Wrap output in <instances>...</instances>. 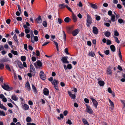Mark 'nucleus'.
I'll return each mask as SVG.
<instances>
[{"label":"nucleus","instance_id":"obj_1","mask_svg":"<svg viewBox=\"0 0 125 125\" xmlns=\"http://www.w3.org/2000/svg\"><path fill=\"white\" fill-rule=\"evenodd\" d=\"M86 13L87 17L86 25L87 27H89L90 26V25L92 23V18L87 12H86Z\"/></svg>","mask_w":125,"mask_h":125},{"label":"nucleus","instance_id":"obj_2","mask_svg":"<svg viewBox=\"0 0 125 125\" xmlns=\"http://www.w3.org/2000/svg\"><path fill=\"white\" fill-rule=\"evenodd\" d=\"M34 65L36 69H38L39 68L41 69V68L42 67V63L40 60H38L36 63L34 64Z\"/></svg>","mask_w":125,"mask_h":125},{"label":"nucleus","instance_id":"obj_3","mask_svg":"<svg viewBox=\"0 0 125 125\" xmlns=\"http://www.w3.org/2000/svg\"><path fill=\"white\" fill-rule=\"evenodd\" d=\"M2 87L5 90L7 91H10L12 90L13 88L12 87H10L9 86L5 83L4 84V85H1Z\"/></svg>","mask_w":125,"mask_h":125},{"label":"nucleus","instance_id":"obj_4","mask_svg":"<svg viewBox=\"0 0 125 125\" xmlns=\"http://www.w3.org/2000/svg\"><path fill=\"white\" fill-rule=\"evenodd\" d=\"M30 72L32 73V76L35 75L36 73V71L34 67L31 63L30 66Z\"/></svg>","mask_w":125,"mask_h":125},{"label":"nucleus","instance_id":"obj_5","mask_svg":"<svg viewBox=\"0 0 125 125\" xmlns=\"http://www.w3.org/2000/svg\"><path fill=\"white\" fill-rule=\"evenodd\" d=\"M41 78L43 80H45L46 79V76L44 72L43 71H41L39 74Z\"/></svg>","mask_w":125,"mask_h":125},{"label":"nucleus","instance_id":"obj_6","mask_svg":"<svg viewBox=\"0 0 125 125\" xmlns=\"http://www.w3.org/2000/svg\"><path fill=\"white\" fill-rule=\"evenodd\" d=\"M90 98L92 101L93 104L94 106L96 108H97V105L98 104V102L95 100L93 98L91 97V98Z\"/></svg>","mask_w":125,"mask_h":125},{"label":"nucleus","instance_id":"obj_7","mask_svg":"<svg viewBox=\"0 0 125 125\" xmlns=\"http://www.w3.org/2000/svg\"><path fill=\"white\" fill-rule=\"evenodd\" d=\"M68 57H63L61 59V61L63 63H69V62L67 61V58Z\"/></svg>","mask_w":125,"mask_h":125},{"label":"nucleus","instance_id":"obj_8","mask_svg":"<svg viewBox=\"0 0 125 125\" xmlns=\"http://www.w3.org/2000/svg\"><path fill=\"white\" fill-rule=\"evenodd\" d=\"M86 112L89 114H92L93 113V110L91 108L90 106H87Z\"/></svg>","mask_w":125,"mask_h":125},{"label":"nucleus","instance_id":"obj_9","mask_svg":"<svg viewBox=\"0 0 125 125\" xmlns=\"http://www.w3.org/2000/svg\"><path fill=\"white\" fill-rule=\"evenodd\" d=\"M43 92L44 94L46 95H48L49 93V90L46 88H45L43 90Z\"/></svg>","mask_w":125,"mask_h":125},{"label":"nucleus","instance_id":"obj_10","mask_svg":"<svg viewBox=\"0 0 125 125\" xmlns=\"http://www.w3.org/2000/svg\"><path fill=\"white\" fill-rule=\"evenodd\" d=\"M25 87L26 89L28 91L30 90V86L28 81L25 84Z\"/></svg>","mask_w":125,"mask_h":125},{"label":"nucleus","instance_id":"obj_11","mask_svg":"<svg viewBox=\"0 0 125 125\" xmlns=\"http://www.w3.org/2000/svg\"><path fill=\"white\" fill-rule=\"evenodd\" d=\"M68 93L69 96L72 98L73 99H75L76 97V96L75 94H72L71 92L69 91H68Z\"/></svg>","mask_w":125,"mask_h":125},{"label":"nucleus","instance_id":"obj_12","mask_svg":"<svg viewBox=\"0 0 125 125\" xmlns=\"http://www.w3.org/2000/svg\"><path fill=\"white\" fill-rule=\"evenodd\" d=\"M93 31L94 34H98V29L95 27H93Z\"/></svg>","mask_w":125,"mask_h":125},{"label":"nucleus","instance_id":"obj_13","mask_svg":"<svg viewBox=\"0 0 125 125\" xmlns=\"http://www.w3.org/2000/svg\"><path fill=\"white\" fill-rule=\"evenodd\" d=\"M79 30L78 29H77L73 31L72 33L73 36H75L79 32Z\"/></svg>","mask_w":125,"mask_h":125},{"label":"nucleus","instance_id":"obj_14","mask_svg":"<svg viewBox=\"0 0 125 125\" xmlns=\"http://www.w3.org/2000/svg\"><path fill=\"white\" fill-rule=\"evenodd\" d=\"M36 21L38 23H41L42 22V20L41 17L40 16H39L36 19Z\"/></svg>","mask_w":125,"mask_h":125},{"label":"nucleus","instance_id":"obj_15","mask_svg":"<svg viewBox=\"0 0 125 125\" xmlns=\"http://www.w3.org/2000/svg\"><path fill=\"white\" fill-rule=\"evenodd\" d=\"M111 68L110 67H108L107 69L106 72L108 75H110L112 73V71Z\"/></svg>","mask_w":125,"mask_h":125},{"label":"nucleus","instance_id":"obj_16","mask_svg":"<svg viewBox=\"0 0 125 125\" xmlns=\"http://www.w3.org/2000/svg\"><path fill=\"white\" fill-rule=\"evenodd\" d=\"M22 108L25 110H27L29 109V106L27 104H24L22 105Z\"/></svg>","mask_w":125,"mask_h":125},{"label":"nucleus","instance_id":"obj_17","mask_svg":"<svg viewBox=\"0 0 125 125\" xmlns=\"http://www.w3.org/2000/svg\"><path fill=\"white\" fill-rule=\"evenodd\" d=\"M8 61H9V60L8 59L6 58H3L0 59V62H6Z\"/></svg>","mask_w":125,"mask_h":125},{"label":"nucleus","instance_id":"obj_18","mask_svg":"<svg viewBox=\"0 0 125 125\" xmlns=\"http://www.w3.org/2000/svg\"><path fill=\"white\" fill-rule=\"evenodd\" d=\"M106 37H108L111 35V33L109 31H107L104 33Z\"/></svg>","mask_w":125,"mask_h":125},{"label":"nucleus","instance_id":"obj_19","mask_svg":"<svg viewBox=\"0 0 125 125\" xmlns=\"http://www.w3.org/2000/svg\"><path fill=\"white\" fill-rule=\"evenodd\" d=\"M13 38L15 41L17 43V44L19 43V42L18 40L16 34H15L13 37Z\"/></svg>","mask_w":125,"mask_h":125},{"label":"nucleus","instance_id":"obj_20","mask_svg":"<svg viewBox=\"0 0 125 125\" xmlns=\"http://www.w3.org/2000/svg\"><path fill=\"white\" fill-rule=\"evenodd\" d=\"M19 67L21 69H22L23 68V66L22 63L21 62H19L17 63Z\"/></svg>","mask_w":125,"mask_h":125},{"label":"nucleus","instance_id":"obj_21","mask_svg":"<svg viewBox=\"0 0 125 125\" xmlns=\"http://www.w3.org/2000/svg\"><path fill=\"white\" fill-rule=\"evenodd\" d=\"M71 19L69 17H66L64 19V21L66 23H68L71 21Z\"/></svg>","mask_w":125,"mask_h":125},{"label":"nucleus","instance_id":"obj_22","mask_svg":"<svg viewBox=\"0 0 125 125\" xmlns=\"http://www.w3.org/2000/svg\"><path fill=\"white\" fill-rule=\"evenodd\" d=\"M58 81L54 79L52 83V85L55 86V85H57L58 84Z\"/></svg>","mask_w":125,"mask_h":125},{"label":"nucleus","instance_id":"obj_23","mask_svg":"<svg viewBox=\"0 0 125 125\" xmlns=\"http://www.w3.org/2000/svg\"><path fill=\"white\" fill-rule=\"evenodd\" d=\"M110 48L111 50L113 52H114L115 51V47L114 45H112L110 46Z\"/></svg>","mask_w":125,"mask_h":125},{"label":"nucleus","instance_id":"obj_24","mask_svg":"<svg viewBox=\"0 0 125 125\" xmlns=\"http://www.w3.org/2000/svg\"><path fill=\"white\" fill-rule=\"evenodd\" d=\"M73 29L72 27H69L67 30V32L69 34L71 33Z\"/></svg>","mask_w":125,"mask_h":125},{"label":"nucleus","instance_id":"obj_25","mask_svg":"<svg viewBox=\"0 0 125 125\" xmlns=\"http://www.w3.org/2000/svg\"><path fill=\"white\" fill-rule=\"evenodd\" d=\"M98 84L100 86H103L104 84V82L103 81H100L98 82Z\"/></svg>","mask_w":125,"mask_h":125},{"label":"nucleus","instance_id":"obj_26","mask_svg":"<svg viewBox=\"0 0 125 125\" xmlns=\"http://www.w3.org/2000/svg\"><path fill=\"white\" fill-rule=\"evenodd\" d=\"M32 88L33 91L35 94L37 93V89L33 84H32Z\"/></svg>","mask_w":125,"mask_h":125},{"label":"nucleus","instance_id":"obj_27","mask_svg":"<svg viewBox=\"0 0 125 125\" xmlns=\"http://www.w3.org/2000/svg\"><path fill=\"white\" fill-rule=\"evenodd\" d=\"M91 7L95 9H96L97 8V5L94 4H91Z\"/></svg>","mask_w":125,"mask_h":125},{"label":"nucleus","instance_id":"obj_28","mask_svg":"<svg viewBox=\"0 0 125 125\" xmlns=\"http://www.w3.org/2000/svg\"><path fill=\"white\" fill-rule=\"evenodd\" d=\"M72 19L74 22H75L77 21V17L74 14H73L72 15Z\"/></svg>","mask_w":125,"mask_h":125},{"label":"nucleus","instance_id":"obj_29","mask_svg":"<svg viewBox=\"0 0 125 125\" xmlns=\"http://www.w3.org/2000/svg\"><path fill=\"white\" fill-rule=\"evenodd\" d=\"M109 100L111 107L113 108L114 106V104L113 102L110 99H109Z\"/></svg>","mask_w":125,"mask_h":125},{"label":"nucleus","instance_id":"obj_30","mask_svg":"<svg viewBox=\"0 0 125 125\" xmlns=\"http://www.w3.org/2000/svg\"><path fill=\"white\" fill-rule=\"evenodd\" d=\"M11 99L13 100L16 101L18 99V98L16 97L15 95H13L12 96Z\"/></svg>","mask_w":125,"mask_h":125},{"label":"nucleus","instance_id":"obj_31","mask_svg":"<svg viewBox=\"0 0 125 125\" xmlns=\"http://www.w3.org/2000/svg\"><path fill=\"white\" fill-rule=\"evenodd\" d=\"M21 59L22 61L24 62L26 60V58L25 56H22L21 57Z\"/></svg>","mask_w":125,"mask_h":125},{"label":"nucleus","instance_id":"obj_32","mask_svg":"<svg viewBox=\"0 0 125 125\" xmlns=\"http://www.w3.org/2000/svg\"><path fill=\"white\" fill-rule=\"evenodd\" d=\"M118 22L120 24H121L122 23H124L125 22V21L121 19H119L118 20Z\"/></svg>","mask_w":125,"mask_h":125},{"label":"nucleus","instance_id":"obj_33","mask_svg":"<svg viewBox=\"0 0 125 125\" xmlns=\"http://www.w3.org/2000/svg\"><path fill=\"white\" fill-rule=\"evenodd\" d=\"M59 6L61 9H62L66 7L67 5H65L64 4H59Z\"/></svg>","mask_w":125,"mask_h":125},{"label":"nucleus","instance_id":"obj_34","mask_svg":"<svg viewBox=\"0 0 125 125\" xmlns=\"http://www.w3.org/2000/svg\"><path fill=\"white\" fill-rule=\"evenodd\" d=\"M82 121L84 124H87V125H89L87 121L85 118H83L82 120Z\"/></svg>","mask_w":125,"mask_h":125},{"label":"nucleus","instance_id":"obj_35","mask_svg":"<svg viewBox=\"0 0 125 125\" xmlns=\"http://www.w3.org/2000/svg\"><path fill=\"white\" fill-rule=\"evenodd\" d=\"M114 39L115 41L118 43H119L120 42V41L118 40V38L116 37H114Z\"/></svg>","mask_w":125,"mask_h":125},{"label":"nucleus","instance_id":"obj_36","mask_svg":"<svg viewBox=\"0 0 125 125\" xmlns=\"http://www.w3.org/2000/svg\"><path fill=\"white\" fill-rule=\"evenodd\" d=\"M11 52L15 55H18V52L16 51H15L12 50H11Z\"/></svg>","mask_w":125,"mask_h":125},{"label":"nucleus","instance_id":"obj_37","mask_svg":"<svg viewBox=\"0 0 125 125\" xmlns=\"http://www.w3.org/2000/svg\"><path fill=\"white\" fill-rule=\"evenodd\" d=\"M115 16L114 15H112L111 18V20L113 22L115 21Z\"/></svg>","mask_w":125,"mask_h":125},{"label":"nucleus","instance_id":"obj_38","mask_svg":"<svg viewBox=\"0 0 125 125\" xmlns=\"http://www.w3.org/2000/svg\"><path fill=\"white\" fill-rule=\"evenodd\" d=\"M0 108L3 109L4 110H6L7 109L2 104L0 105Z\"/></svg>","mask_w":125,"mask_h":125},{"label":"nucleus","instance_id":"obj_39","mask_svg":"<svg viewBox=\"0 0 125 125\" xmlns=\"http://www.w3.org/2000/svg\"><path fill=\"white\" fill-rule=\"evenodd\" d=\"M114 34L115 36H118L119 35V33L117 30L114 31Z\"/></svg>","mask_w":125,"mask_h":125},{"label":"nucleus","instance_id":"obj_40","mask_svg":"<svg viewBox=\"0 0 125 125\" xmlns=\"http://www.w3.org/2000/svg\"><path fill=\"white\" fill-rule=\"evenodd\" d=\"M42 25L45 27H47V23L46 21H43L42 22Z\"/></svg>","mask_w":125,"mask_h":125},{"label":"nucleus","instance_id":"obj_41","mask_svg":"<svg viewBox=\"0 0 125 125\" xmlns=\"http://www.w3.org/2000/svg\"><path fill=\"white\" fill-rule=\"evenodd\" d=\"M120 101L122 104L123 105V108H125V100H120Z\"/></svg>","mask_w":125,"mask_h":125},{"label":"nucleus","instance_id":"obj_42","mask_svg":"<svg viewBox=\"0 0 125 125\" xmlns=\"http://www.w3.org/2000/svg\"><path fill=\"white\" fill-rule=\"evenodd\" d=\"M95 16H96L95 19L97 21H98L100 20L101 17L100 16L97 15H96Z\"/></svg>","mask_w":125,"mask_h":125},{"label":"nucleus","instance_id":"obj_43","mask_svg":"<svg viewBox=\"0 0 125 125\" xmlns=\"http://www.w3.org/2000/svg\"><path fill=\"white\" fill-rule=\"evenodd\" d=\"M62 32L63 34V38L65 41H66V35L65 32L64 31H62Z\"/></svg>","mask_w":125,"mask_h":125},{"label":"nucleus","instance_id":"obj_44","mask_svg":"<svg viewBox=\"0 0 125 125\" xmlns=\"http://www.w3.org/2000/svg\"><path fill=\"white\" fill-rule=\"evenodd\" d=\"M53 41V42H54V44H55V45H56V46L57 48V50L58 51V43L57 42H56L54 41Z\"/></svg>","mask_w":125,"mask_h":125},{"label":"nucleus","instance_id":"obj_45","mask_svg":"<svg viewBox=\"0 0 125 125\" xmlns=\"http://www.w3.org/2000/svg\"><path fill=\"white\" fill-rule=\"evenodd\" d=\"M31 119L30 117H28L26 118V121L27 122H31Z\"/></svg>","mask_w":125,"mask_h":125},{"label":"nucleus","instance_id":"obj_46","mask_svg":"<svg viewBox=\"0 0 125 125\" xmlns=\"http://www.w3.org/2000/svg\"><path fill=\"white\" fill-rule=\"evenodd\" d=\"M89 56L92 57H94L95 55V54L93 52H89Z\"/></svg>","mask_w":125,"mask_h":125},{"label":"nucleus","instance_id":"obj_47","mask_svg":"<svg viewBox=\"0 0 125 125\" xmlns=\"http://www.w3.org/2000/svg\"><path fill=\"white\" fill-rule=\"evenodd\" d=\"M3 115V116H4L5 115V114L4 112L3 111H0V115Z\"/></svg>","mask_w":125,"mask_h":125},{"label":"nucleus","instance_id":"obj_48","mask_svg":"<svg viewBox=\"0 0 125 125\" xmlns=\"http://www.w3.org/2000/svg\"><path fill=\"white\" fill-rule=\"evenodd\" d=\"M4 66L3 64L2 63H0V69L2 70L4 68Z\"/></svg>","mask_w":125,"mask_h":125},{"label":"nucleus","instance_id":"obj_49","mask_svg":"<svg viewBox=\"0 0 125 125\" xmlns=\"http://www.w3.org/2000/svg\"><path fill=\"white\" fill-rule=\"evenodd\" d=\"M9 71H11V70L9 67V65L8 64H7L5 67Z\"/></svg>","mask_w":125,"mask_h":125},{"label":"nucleus","instance_id":"obj_50","mask_svg":"<svg viewBox=\"0 0 125 125\" xmlns=\"http://www.w3.org/2000/svg\"><path fill=\"white\" fill-rule=\"evenodd\" d=\"M110 51L109 50H106L104 51V53L106 55H108L109 54Z\"/></svg>","mask_w":125,"mask_h":125},{"label":"nucleus","instance_id":"obj_51","mask_svg":"<svg viewBox=\"0 0 125 125\" xmlns=\"http://www.w3.org/2000/svg\"><path fill=\"white\" fill-rule=\"evenodd\" d=\"M28 28V29H26L25 30V32L26 34H28L30 32V30L29 29L30 28Z\"/></svg>","mask_w":125,"mask_h":125},{"label":"nucleus","instance_id":"obj_52","mask_svg":"<svg viewBox=\"0 0 125 125\" xmlns=\"http://www.w3.org/2000/svg\"><path fill=\"white\" fill-rule=\"evenodd\" d=\"M106 44L107 45H110L111 44V41L109 40L108 39L107 40Z\"/></svg>","mask_w":125,"mask_h":125},{"label":"nucleus","instance_id":"obj_53","mask_svg":"<svg viewBox=\"0 0 125 125\" xmlns=\"http://www.w3.org/2000/svg\"><path fill=\"white\" fill-rule=\"evenodd\" d=\"M58 21L59 24H61L63 21L60 18H58Z\"/></svg>","mask_w":125,"mask_h":125},{"label":"nucleus","instance_id":"obj_54","mask_svg":"<svg viewBox=\"0 0 125 125\" xmlns=\"http://www.w3.org/2000/svg\"><path fill=\"white\" fill-rule=\"evenodd\" d=\"M67 67L68 69H71L72 68V66L71 64H69L67 65Z\"/></svg>","mask_w":125,"mask_h":125},{"label":"nucleus","instance_id":"obj_55","mask_svg":"<svg viewBox=\"0 0 125 125\" xmlns=\"http://www.w3.org/2000/svg\"><path fill=\"white\" fill-rule=\"evenodd\" d=\"M85 102L86 103H89V101L88 99L85 98L84 99Z\"/></svg>","mask_w":125,"mask_h":125},{"label":"nucleus","instance_id":"obj_56","mask_svg":"<svg viewBox=\"0 0 125 125\" xmlns=\"http://www.w3.org/2000/svg\"><path fill=\"white\" fill-rule=\"evenodd\" d=\"M36 55L37 56H38L40 55V52L38 50H37L36 51Z\"/></svg>","mask_w":125,"mask_h":125},{"label":"nucleus","instance_id":"obj_57","mask_svg":"<svg viewBox=\"0 0 125 125\" xmlns=\"http://www.w3.org/2000/svg\"><path fill=\"white\" fill-rule=\"evenodd\" d=\"M34 40L36 41L37 42L38 40V39L37 36H34Z\"/></svg>","mask_w":125,"mask_h":125},{"label":"nucleus","instance_id":"obj_58","mask_svg":"<svg viewBox=\"0 0 125 125\" xmlns=\"http://www.w3.org/2000/svg\"><path fill=\"white\" fill-rule=\"evenodd\" d=\"M108 91L110 93H112V90L110 87H109L108 88Z\"/></svg>","mask_w":125,"mask_h":125},{"label":"nucleus","instance_id":"obj_59","mask_svg":"<svg viewBox=\"0 0 125 125\" xmlns=\"http://www.w3.org/2000/svg\"><path fill=\"white\" fill-rule=\"evenodd\" d=\"M16 19L18 21H21L22 20V18L20 17H17Z\"/></svg>","mask_w":125,"mask_h":125},{"label":"nucleus","instance_id":"obj_60","mask_svg":"<svg viewBox=\"0 0 125 125\" xmlns=\"http://www.w3.org/2000/svg\"><path fill=\"white\" fill-rule=\"evenodd\" d=\"M104 24L106 27H109L110 26V24L108 22L105 23Z\"/></svg>","mask_w":125,"mask_h":125},{"label":"nucleus","instance_id":"obj_61","mask_svg":"<svg viewBox=\"0 0 125 125\" xmlns=\"http://www.w3.org/2000/svg\"><path fill=\"white\" fill-rule=\"evenodd\" d=\"M68 113V112L67 111L65 110L63 112V115L64 116H66L67 115Z\"/></svg>","mask_w":125,"mask_h":125},{"label":"nucleus","instance_id":"obj_62","mask_svg":"<svg viewBox=\"0 0 125 125\" xmlns=\"http://www.w3.org/2000/svg\"><path fill=\"white\" fill-rule=\"evenodd\" d=\"M64 52L66 54H69L67 48H66L64 50Z\"/></svg>","mask_w":125,"mask_h":125},{"label":"nucleus","instance_id":"obj_63","mask_svg":"<svg viewBox=\"0 0 125 125\" xmlns=\"http://www.w3.org/2000/svg\"><path fill=\"white\" fill-rule=\"evenodd\" d=\"M11 21V20L10 19H8L6 20V22L8 24H9L10 23Z\"/></svg>","mask_w":125,"mask_h":125},{"label":"nucleus","instance_id":"obj_64","mask_svg":"<svg viewBox=\"0 0 125 125\" xmlns=\"http://www.w3.org/2000/svg\"><path fill=\"white\" fill-rule=\"evenodd\" d=\"M117 68L119 70L121 71H122L123 70L122 68L119 65H118Z\"/></svg>","mask_w":125,"mask_h":125}]
</instances>
